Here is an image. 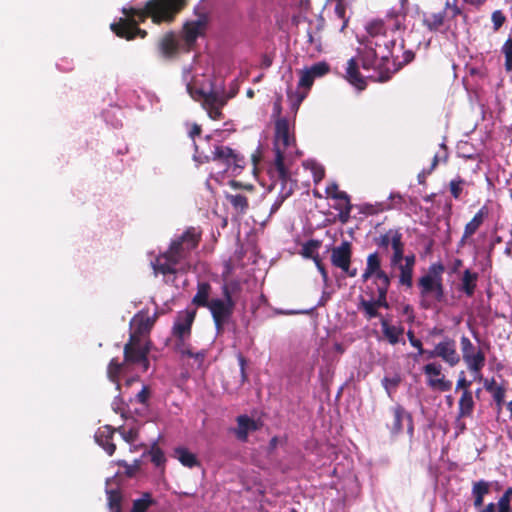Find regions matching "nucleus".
Listing matches in <instances>:
<instances>
[{
    "label": "nucleus",
    "instance_id": "nucleus-53",
    "mask_svg": "<svg viewBox=\"0 0 512 512\" xmlns=\"http://www.w3.org/2000/svg\"><path fill=\"white\" fill-rule=\"evenodd\" d=\"M471 384H472V382L470 380L466 379L465 372L461 371L459 373V378L457 380L455 390L456 391L462 390V392L471 391L470 390Z\"/></svg>",
    "mask_w": 512,
    "mask_h": 512
},
{
    "label": "nucleus",
    "instance_id": "nucleus-55",
    "mask_svg": "<svg viewBox=\"0 0 512 512\" xmlns=\"http://www.w3.org/2000/svg\"><path fill=\"white\" fill-rule=\"evenodd\" d=\"M335 14L339 19L343 20V25L341 27V30H343L346 27L347 22H348L345 19L346 7L343 2H337L336 6H335Z\"/></svg>",
    "mask_w": 512,
    "mask_h": 512
},
{
    "label": "nucleus",
    "instance_id": "nucleus-13",
    "mask_svg": "<svg viewBox=\"0 0 512 512\" xmlns=\"http://www.w3.org/2000/svg\"><path fill=\"white\" fill-rule=\"evenodd\" d=\"M330 260L334 267L341 269L347 276L355 277L357 275V268H351V242L345 240L339 246L333 247Z\"/></svg>",
    "mask_w": 512,
    "mask_h": 512
},
{
    "label": "nucleus",
    "instance_id": "nucleus-24",
    "mask_svg": "<svg viewBox=\"0 0 512 512\" xmlns=\"http://www.w3.org/2000/svg\"><path fill=\"white\" fill-rule=\"evenodd\" d=\"M159 50L161 55L166 59L175 57L179 51V43L174 33H166L159 42Z\"/></svg>",
    "mask_w": 512,
    "mask_h": 512
},
{
    "label": "nucleus",
    "instance_id": "nucleus-62",
    "mask_svg": "<svg viewBox=\"0 0 512 512\" xmlns=\"http://www.w3.org/2000/svg\"><path fill=\"white\" fill-rule=\"evenodd\" d=\"M497 512H512V507L510 502H504L501 500H498L497 503Z\"/></svg>",
    "mask_w": 512,
    "mask_h": 512
},
{
    "label": "nucleus",
    "instance_id": "nucleus-41",
    "mask_svg": "<svg viewBox=\"0 0 512 512\" xmlns=\"http://www.w3.org/2000/svg\"><path fill=\"white\" fill-rule=\"evenodd\" d=\"M153 503L150 493H144L142 498L133 501L131 512H146Z\"/></svg>",
    "mask_w": 512,
    "mask_h": 512
},
{
    "label": "nucleus",
    "instance_id": "nucleus-8",
    "mask_svg": "<svg viewBox=\"0 0 512 512\" xmlns=\"http://www.w3.org/2000/svg\"><path fill=\"white\" fill-rule=\"evenodd\" d=\"M149 352L150 345L146 339L130 335L128 342L124 345V362L127 365L139 364L146 371L149 368Z\"/></svg>",
    "mask_w": 512,
    "mask_h": 512
},
{
    "label": "nucleus",
    "instance_id": "nucleus-30",
    "mask_svg": "<svg viewBox=\"0 0 512 512\" xmlns=\"http://www.w3.org/2000/svg\"><path fill=\"white\" fill-rule=\"evenodd\" d=\"M393 422L390 426V430L393 434H397L402 431V422L404 418H407L409 422H412V416L408 413L405 408L399 404L393 407Z\"/></svg>",
    "mask_w": 512,
    "mask_h": 512
},
{
    "label": "nucleus",
    "instance_id": "nucleus-44",
    "mask_svg": "<svg viewBox=\"0 0 512 512\" xmlns=\"http://www.w3.org/2000/svg\"><path fill=\"white\" fill-rule=\"evenodd\" d=\"M148 454L151 457V462L157 466H163L166 462V458L164 455V452L160 447H158L156 444H154L151 449L148 451Z\"/></svg>",
    "mask_w": 512,
    "mask_h": 512
},
{
    "label": "nucleus",
    "instance_id": "nucleus-9",
    "mask_svg": "<svg viewBox=\"0 0 512 512\" xmlns=\"http://www.w3.org/2000/svg\"><path fill=\"white\" fill-rule=\"evenodd\" d=\"M373 279L375 288L389 289L391 285L390 276L381 267V257L377 251L370 253L366 259V267L361 275L362 282Z\"/></svg>",
    "mask_w": 512,
    "mask_h": 512
},
{
    "label": "nucleus",
    "instance_id": "nucleus-21",
    "mask_svg": "<svg viewBox=\"0 0 512 512\" xmlns=\"http://www.w3.org/2000/svg\"><path fill=\"white\" fill-rule=\"evenodd\" d=\"M116 432V428L110 425H104L100 427L95 433V441L101 446L108 455H113L116 450V445L112 442L113 435Z\"/></svg>",
    "mask_w": 512,
    "mask_h": 512
},
{
    "label": "nucleus",
    "instance_id": "nucleus-45",
    "mask_svg": "<svg viewBox=\"0 0 512 512\" xmlns=\"http://www.w3.org/2000/svg\"><path fill=\"white\" fill-rule=\"evenodd\" d=\"M460 347L462 352V359L465 360L470 355H473L476 353L477 349L474 346V344L471 342V340L466 336L462 335L460 338Z\"/></svg>",
    "mask_w": 512,
    "mask_h": 512
},
{
    "label": "nucleus",
    "instance_id": "nucleus-63",
    "mask_svg": "<svg viewBox=\"0 0 512 512\" xmlns=\"http://www.w3.org/2000/svg\"><path fill=\"white\" fill-rule=\"evenodd\" d=\"M506 388L503 385H499L494 391H492L491 395L493 400L505 398Z\"/></svg>",
    "mask_w": 512,
    "mask_h": 512
},
{
    "label": "nucleus",
    "instance_id": "nucleus-57",
    "mask_svg": "<svg viewBox=\"0 0 512 512\" xmlns=\"http://www.w3.org/2000/svg\"><path fill=\"white\" fill-rule=\"evenodd\" d=\"M325 191H326L327 197H330V198L342 197L343 198V194H341L342 191L339 190V186L336 183H331L330 185H328L326 187Z\"/></svg>",
    "mask_w": 512,
    "mask_h": 512
},
{
    "label": "nucleus",
    "instance_id": "nucleus-29",
    "mask_svg": "<svg viewBox=\"0 0 512 512\" xmlns=\"http://www.w3.org/2000/svg\"><path fill=\"white\" fill-rule=\"evenodd\" d=\"M211 290L212 287L208 282H199L192 303L198 307L207 308L211 303V300H209Z\"/></svg>",
    "mask_w": 512,
    "mask_h": 512
},
{
    "label": "nucleus",
    "instance_id": "nucleus-48",
    "mask_svg": "<svg viewBox=\"0 0 512 512\" xmlns=\"http://www.w3.org/2000/svg\"><path fill=\"white\" fill-rule=\"evenodd\" d=\"M116 432H119L122 436V438L127 443H133L138 438V430L136 428H130L128 430H125L123 426H120L116 428Z\"/></svg>",
    "mask_w": 512,
    "mask_h": 512
},
{
    "label": "nucleus",
    "instance_id": "nucleus-33",
    "mask_svg": "<svg viewBox=\"0 0 512 512\" xmlns=\"http://www.w3.org/2000/svg\"><path fill=\"white\" fill-rule=\"evenodd\" d=\"M470 372L479 374L485 366L486 356L482 349L478 348L476 353L463 360Z\"/></svg>",
    "mask_w": 512,
    "mask_h": 512
},
{
    "label": "nucleus",
    "instance_id": "nucleus-17",
    "mask_svg": "<svg viewBox=\"0 0 512 512\" xmlns=\"http://www.w3.org/2000/svg\"><path fill=\"white\" fill-rule=\"evenodd\" d=\"M418 285L420 287V294L422 297H426L430 294H434V298L440 302L444 298V287L442 279H434L431 276H422Z\"/></svg>",
    "mask_w": 512,
    "mask_h": 512
},
{
    "label": "nucleus",
    "instance_id": "nucleus-23",
    "mask_svg": "<svg viewBox=\"0 0 512 512\" xmlns=\"http://www.w3.org/2000/svg\"><path fill=\"white\" fill-rule=\"evenodd\" d=\"M479 274L470 269H465L460 279L458 290L465 294L467 297H472L477 288Z\"/></svg>",
    "mask_w": 512,
    "mask_h": 512
},
{
    "label": "nucleus",
    "instance_id": "nucleus-54",
    "mask_svg": "<svg viewBox=\"0 0 512 512\" xmlns=\"http://www.w3.org/2000/svg\"><path fill=\"white\" fill-rule=\"evenodd\" d=\"M444 270L445 268L442 263H433L430 265L426 276H431L434 279H442L441 275L444 272Z\"/></svg>",
    "mask_w": 512,
    "mask_h": 512
},
{
    "label": "nucleus",
    "instance_id": "nucleus-64",
    "mask_svg": "<svg viewBox=\"0 0 512 512\" xmlns=\"http://www.w3.org/2000/svg\"><path fill=\"white\" fill-rule=\"evenodd\" d=\"M499 385L496 384V381L494 378L492 379H486L484 381V388L487 392H489L490 394L492 393V391H494L496 388H498Z\"/></svg>",
    "mask_w": 512,
    "mask_h": 512
},
{
    "label": "nucleus",
    "instance_id": "nucleus-10",
    "mask_svg": "<svg viewBox=\"0 0 512 512\" xmlns=\"http://www.w3.org/2000/svg\"><path fill=\"white\" fill-rule=\"evenodd\" d=\"M401 24L397 18H388L386 21L373 20L366 26L367 38L364 41H376L383 43L394 37V33L400 30Z\"/></svg>",
    "mask_w": 512,
    "mask_h": 512
},
{
    "label": "nucleus",
    "instance_id": "nucleus-25",
    "mask_svg": "<svg viewBox=\"0 0 512 512\" xmlns=\"http://www.w3.org/2000/svg\"><path fill=\"white\" fill-rule=\"evenodd\" d=\"M489 210L486 205L482 206L473 218L465 225V237L473 236L488 217Z\"/></svg>",
    "mask_w": 512,
    "mask_h": 512
},
{
    "label": "nucleus",
    "instance_id": "nucleus-28",
    "mask_svg": "<svg viewBox=\"0 0 512 512\" xmlns=\"http://www.w3.org/2000/svg\"><path fill=\"white\" fill-rule=\"evenodd\" d=\"M133 321L135 323V328L130 335H136L141 339H145V334L150 332L155 323V317L137 315Z\"/></svg>",
    "mask_w": 512,
    "mask_h": 512
},
{
    "label": "nucleus",
    "instance_id": "nucleus-39",
    "mask_svg": "<svg viewBox=\"0 0 512 512\" xmlns=\"http://www.w3.org/2000/svg\"><path fill=\"white\" fill-rule=\"evenodd\" d=\"M404 248H405V244L402 239H400V240L394 239L393 240V246H392L393 254L390 258V265L392 267H395L402 263L403 258H404Z\"/></svg>",
    "mask_w": 512,
    "mask_h": 512
},
{
    "label": "nucleus",
    "instance_id": "nucleus-56",
    "mask_svg": "<svg viewBox=\"0 0 512 512\" xmlns=\"http://www.w3.org/2000/svg\"><path fill=\"white\" fill-rule=\"evenodd\" d=\"M231 165L234 166V170H241L245 166V159L242 155L237 154L234 150L231 156Z\"/></svg>",
    "mask_w": 512,
    "mask_h": 512
},
{
    "label": "nucleus",
    "instance_id": "nucleus-60",
    "mask_svg": "<svg viewBox=\"0 0 512 512\" xmlns=\"http://www.w3.org/2000/svg\"><path fill=\"white\" fill-rule=\"evenodd\" d=\"M456 0H453V2L451 3L449 0L446 1L445 3V11L446 9H450L451 10V18L454 19L456 18L458 15H460L462 13L461 9L456 5Z\"/></svg>",
    "mask_w": 512,
    "mask_h": 512
},
{
    "label": "nucleus",
    "instance_id": "nucleus-47",
    "mask_svg": "<svg viewBox=\"0 0 512 512\" xmlns=\"http://www.w3.org/2000/svg\"><path fill=\"white\" fill-rule=\"evenodd\" d=\"M464 183H465L464 179H462L459 176L450 181V183H449L450 193L455 199L460 198Z\"/></svg>",
    "mask_w": 512,
    "mask_h": 512
},
{
    "label": "nucleus",
    "instance_id": "nucleus-3",
    "mask_svg": "<svg viewBox=\"0 0 512 512\" xmlns=\"http://www.w3.org/2000/svg\"><path fill=\"white\" fill-rule=\"evenodd\" d=\"M201 231L196 227L187 228L177 239L173 240L167 251L152 262L155 274L175 275L177 265L187 260L201 241Z\"/></svg>",
    "mask_w": 512,
    "mask_h": 512
},
{
    "label": "nucleus",
    "instance_id": "nucleus-42",
    "mask_svg": "<svg viewBox=\"0 0 512 512\" xmlns=\"http://www.w3.org/2000/svg\"><path fill=\"white\" fill-rule=\"evenodd\" d=\"M232 151L230 147L227 146H216L213 151V160H222L228 166H231V156Z\"/></svg>",
    "mask_w": 512,
    "mask_h": 512
},
{
    "label": "nucleus",
    "instance_id": "nucleus-12",
    "mask_svg": "<svg viewBox=\"0 0 512 512\" xmlns=\"http://www.w3.org/2000/svg\"><path fill=\"white\" fill-rule=\"evenodd\" d=\"M294 144L295 139L290 136L288 120L286 118L277 119L275 122L274 161L280 159L282 163H285V153Z\"/></svg>",
    "mask_w": 512,
    "mask_h": 512
},
{
    "label": "nucleus",
    "instance_id": "nucleus-38",
    "mask_svg": "<svg viewBox=\"0 0 512 512\" xmlns=\"http://www.w3.org/2000/svg\"><path fill=\"white\" fill-rule=\"evenodd\" d=\"M322 241L318 239H310L302 245L301 255L307 259H313L318 256V249L321 247Z\"/></svg>",
    "mask_w": 512,
    "mask_h": 512
},
{
    "label": "nucleus",
    "instance_id": "nucleus-58",
    "mask_svg": "<svg viewBox=\"0 0 512 512\" xmlns=\"http://www.w3.org/2000/svg\"><path fill=\"white\" fill-rule=\"evenodd\" d=\"M150 397V389L144 385L142 389L137 393L136 400L141 404H146Z\"/></svg>",
    "mask_w": 512,
    "mask_h": 512
},
{
    "label": "nucleus",
    "instance_id": "nucleus-35",
    "mask_svg": "<svg viewBox=\"0 0 512 512\" xmlns=\"http://www.w3.org/2000/svg\"><path fill=\"white\" fill-rule=\"evenodd\" d=\"M403 235L400 232L399 229H389L386 233L381 234L378 237L374 238V243L379 247L383 249H387L389 245L391 247L393 246V240L395 239H402Z\"/></svg>",
    "mask_w": 512,
    "mask_h": 512
},
{
    "label": "nucleus",
    "instance_id": "nucleus-4",
    "mask_svg": "<svg viewBox=\"0 0 512 512\" xmlns=\"http://www.w3.org/2000/svg\"><path fill=\"white\" fill-rule=\"evenodd\" d=\"M273 176L276 177V179L272 187L279 185L280 189L276 200L270 208V215L276 213L284 201L292 196L297 188V182L291 178L288 168L280 159H278V161H274Z\"/></svg>",
    "mask_w": 512,
    "mask_h": 512
},
{
    "label": "nucleus",
    "instance_id": "nucleus-50",
    "mask_svg": "<svg viewBox=\"0 0 512 512\" xmlns=\"http://www.w3.org/2000/svg\"><path fill=\"white\" fill-rule=\"evenodd\" d=\"M313 75L308 69L301 71V76L298 82V86L306 89H310L314 82Z\"/></svg>",
    "mask_w": 512,
    "mask_h": 512
},
{
    "label": "nucleus",
    "instance_id": "nucleus-31",
    "mask_svg": "<svg viewBox=\"0 0 512 512\" xmlns=\"http://www.w3.org/2000/svg\"><path fill=\"white\" fill-rule=\"evenodd\" d=\"M474 400L471 391L462 392L458 402V418L470 417L474 410Z\"/></svg>",
    "mask_w": 512,
    "mask_h": 512
},
{
    "label": "nucleus",
    "instance_id": "nucleus-16",
    "mask_svg": "<svg viewBox=\"0 0 512 512\" xmlns=\"http://www.w3.org/2000/svg\"><path fill=\"white\" fill-rule=\"evenodd\" d=\"M195 316L196 311L185 310L179 312L173 324L171 335L191 337Z\"/></svg>",
    "mask_w": 512,
    "mask_h": 512
},
{
    "label": "nucleus",
    "instance_id": "nucleus-11",
    "mask_svg": "<svg viewBox=\"0 0 512 512\" xmlns=\"http://www.w3.org/2000/svg\"><path fill=\"white\" fill-rule=\"evenodd\" d=\"M425 356L426 359L440 358L450 367H455L461 360L460 354L457 352L456 341L448 336L438 342L432 350H427Z\"/></svg>",
    "mask_w": 512,
    "mask_h": 512
},
{
    "label": "nucleus",
    "instance_id": "nucleus-22",
    "mask_svg": "<svg viewBox=\"0 0 512 512\" xmlns=\"http://www.w3.org/2000/svg\"><path fill=\"white\" fill-rule=\"evenodd\" d=\"M204 28L205 22L202 20L187 22L183 26L182 34L187 46V51L191 50V48L194 46L197 38L202 35Z\"/></svg>",
    "mask_w": 512,
    "mask_h": 512
},
{
    "label": "nucleus",
    "instance_id": "nucleus-34",
    "mask_svg": "<svg viewBox=\"0 0 512 512\" xmlns=\"http://www.w3.org/2000/svg\"><path fill=\"white\" fill-rule=\"evenodd\" d=\"M125 365H127V363L124 361L119 362L117 358H113L107 366V377L111 382L116 384L117 390L120 389V375L122 374Z\"/></svg>",
    "mask_w": 512,
    "mask_h": 512
},
{
    "label": "nucleus",
    "instance_id": "nucleus-5",
    "mask_svg": "<svg viewBox=\"0 0 512 512\" xmlns=\"http://www.w3.org/2000/svg\"><path fill=\"white\" fill-rule=\"evenodd\" d=\"M187 91L194 100L202 101L203 108L212 120H222L224 118L222 109L227 104L228 97L216 91L205 92L191 84L187 85Z\"/></svg>",
    "mask_w": 512,
    "mask_h": 512
},
{
    "label": "nucleus",
    "instance_id": "nucleus-49",
    "mask_svg": "<svg viewBox=\"0 0 512 512\" xmlns=\"http://www.w3.org/2000/svg\"><path fill=\"white\" fill-rule=\"evenodd\" d=\"M308 70L314 78L321 77L329 72V65L326 62H318L312 65Z\"/></svg>",
    "mask_w": 512,
    "mask_h": 512
},
{
    "label": "nucleus",
    "instance_id": "nucleus-59",
    "mask_svg": "<svg viewBox=\"0 0 512 512\" xmlns=\"http://www.w3.org/2000/svg\"><path fill=\"white\" fill-rule=\"evenodd\" d=\"M400 383V378L399 377H393V378H389V377H385L383 378L382 380V384L384 386V388L387 390L388 393L389 392V389L392 387V388H396Z\"/></svg>",
    "mask_w": 512,
    "mask_h": 512
},
{
    "label": "nucleus",
    "instance_id": "nucleus-20",
    "mask_svg": "<svg viewBox=\"0 0 512 512\" xmlns=\"http://www.w3.org/2000/svg\"><path fill=\"white\" fill-rule=\"evenodd\" d=\"M236 422L237 427L233 429V433L241 442H246L249 433L259 429L258 423L247 415H239Z\"/></svg>",
    "mask_w": 512,
    "mask_h": 512
},
{
    "label": "nucleus",
    "instance_id": "nucleus-26",
    "mask_svg": "<svg viewBox=\"0 0 512 512\" xmlns=\"http://www.w3.org/2000/svg\"><path fill=\"white\" fill-rule=\"evenodd\" d=\"M491 485L488 481L485 480H479L473 482L472 485V496L474 499V507L476 509L481 508L484 503V497L485 495L490 493Z\"/></svg>",
    "mask_w": 512,
    "mask_h": 512
},
{
    "label": "nucleus",
    "instance_id": "nucleus-15",
    "mask_svg": "<svg viewBox=\"0 0 512 512\" xmlns=\"http://www.w3.org/2000/svg\"><path fill=\"white\" fill-rule=\"evenodd\" d=\"M172 338L174 340V351L178 353L181 357L193 358L199 364H201L204 361L206 357V351H195L193 346L189 342L191 337L172 336Z\"/></svg>",
    "mask_w": 512,
    "mask_h": 512
},
{
    "label": "nucleus",
    "instance_id": "nucleus-6",
    "mask_svg": "<svg viewBox=\"0 0 512 512\" xmlns=\"http://www.w3.org/2000/svg\"><path fill=\"white\" fill-rule=\"evenodd\" d=\"M222 295L223 299H211V303L207 307L211 312L218 333L224 330L225 324L229 321L235 309V301L227 284L222 286Z\"/></svg>",
    "mask_w": 512,
    "mask_h": 512
},
{
    "label": "nucleus",
    "instance_id": "nucleus-14",
    "mask_svg": "<svg viewBox=\"0 0 512 512\" xmlns=\"http://www.w3.org/2000/svg\"><path fill=\"white\" fill-rule=\"evenodd\" d=\"M424 374L429 377L427 384L433 389H438L442 392L449 391L452 387V382L446 380L442 374V365L437 362H431L423 366Z\"/></svg>",
    "mask_w": 512,
    "mask_h": 512
},
{
    "label": "nucleus",
    "instance_id": "nucleus-19",
    "mask_svg": "<svg viewBox=\"0 0 512 512\" xmlns=\"http://www.w3.org/2000/svg\"><path fill=\"white\" fill-rule=\"evenodd\" d=\"M381 330L383 333V337L387 342L391 345H396L399 343L405 344V340L403 338L404 335V327L402 325H392L385 318H381L380 320Z\"/></svg>",
    "mask_w": 512,
    "mask_h": 512
},
{
    "label": "nucleus",
    "instance_id": "nucleus-46",
    "mask_svg": "<svg viewBox=\"0 0 512 512\" xmlns=\"http://www.w3.org/2000/svg\"><path fill=\"white\" fill-rule=\"evenodd\" d=\"M117 464L125 469L124 473L127 477H133L140 470L141 462L136 459L132 464H129L125 460H119Z\"/></svg>",
    "mask_w": 512,
    "mask_h": 512
},
{
    "label": "nucleus",
    "instance_id": "nucleus-36",
    "mask_svg": "<svg viewBox=\"0 0 512 512\" xmlns=\"http://www.w3.org/2000/svg\"><path fill=\"white\" fill-rule=\"evenodd\" d=\"M227 201L238 214H245L249 208L248 198L243 194H226Z\"/></svg>",
    "mask_w": 512,
    "mask_h": 512
},
{
    "label": "nucleus",
    "instance_id": "nucleus-1",
    "mask_svg": "<svg viewBox=\"0 0 512 512\" xmlns=\"http://www.w3.org/2000/svg\"><path fill=\"white\" fill-rule=\"evenodd\" d=\"M395 44L396 38L384 40L383 43L361 41L357 58H350L347 62V81L360 91L366 88V80L359 72V63L364 70L374 72L369 78L379 82L388 81L396 70L392 69L394 62L391 61Z\"/></svg>",
    "mask_w": 512,
    "mask_h": 512
},
{
    "label": "nucleus",
    "instance_id": "nucleus-7",
    "mask_svg": "<svg viewBox=\"0 0 512 512\" xmlns=\"http://www.w3.org/2000/svg\"><path fill=\"white\" fill-rule=\"evenodd\" d=\"M389 289L383 288H373L372 286H367L365 290V295L360 296L358 309L364 313L366 319L371 320L373 318L380 317V313L378 312L379 308H389V304L387 301V293Z\"/></svg>",
    "mask_w": 512,
    "mask_h": 512
},
{
    "label": "nucleus",
    "instance_id": "nucleus-51",
    "mask_svg": "<svg viewBox=\"0 0 512 512\" xmlns=\"http://www.w3.org/2000/svg\"><path fill=\"white\" fill-rule=\"evenodd\" d=\"M493 30L498 31L506 21V16L501 10H495L491 15Z\"/></svg>",
    "mask_w": 512,
    "mask_h": 512
},
{
    "label": "nucleus",
    "instance_id": "nucleus-2",
    "mask_svg": "<svg viewBox=\"0 0 512 512\" xmlns=\"http://www.w3.org/2000/svg\"><path fill=\"white\" fill-rule=\"evenodd\" d=\"M186 5L187 0H148L143 8L123 7L121 12L124 17L112 23L110 29L126 40L145 38L147 32L139 28L140 23L147 18H151L155 24L171 23Z\"/></svg>",
    "mask_w": 512,
    "mask_h": 512
},
{
    "label": "nucleus",
    "instance_id": "nucleus-27",
    "mask_svg": "<svg viewBox=\"0 0 512 512\" xmlns=\"http://www.w3.org/2000/svg\"><path fill=\"white\" fill-rule=\"evenodd\" d=\"M173 457L176 458L183 466L188 468L200 465L197 456L186 447H176L173 451Z\"/></svg>",
    "mask_w": 512,
    "mask_h": 512
},
{
    "label": "nucleus",
    "instance_id": "nucleus-43",
    "mask_svg": "<svg viewBox=\"0 0 512 512\" xmlns=\"http://www.w3.org/2000/svg\"><path fill=\"white\" fill-rule=\"evenodd\" d=\"M501 52L505 56L504 67L507 72L512 71V35L504 42Z\"/></svg>",
    "mask_w": 512,
    "mask_h": 512
},
{
    "label": "nucleus",
    "instance_id": "nucleus-40",
    "mask_svg": "<svg viewBox=\"0 0 512 512\" xmlns=\"http://www.w3.org/2000/svg\"><path fill=\"white\" fill-rule=\"evenodd\" d=\"M399 274V284L407 288H411L413 285V270L414 268L407 267L401 264L397 265Z\"/></svg>",
    "mask_w": 512,
    "mask_h": 512
},
{
    "label": "nucleus",
    "instance_id": "nucleus-61",
    "mask_svg": "<svg viewBox=\"0 0 512 512\" xmlns=\"http://www.w3.org/2000/svg\"><path fill=\"white\" fill-rule=\"evenodd\" d=\"M238 362H239V366H240L241 381L245 382V381H247L246 359L242 354L238 355Z\"/></svg>",
    "mask_w": 512,
    "mask_h": 512
},
{
    "label": "nucleus",
    "instance_id": "nucleus-52",
    "mask_svg": "<svg viewBox=\"0 0 512 512\" xmlns=\"http://www.w3.org/2000/svg\"><path fill=\"white\" fill-rule=\"evenodd\" d=\"M407 337H408V340H409L411 346L416 348L420 355H425V352H427V350L423 348L421 340H419L415 337L413 330L407 331Z\"/></svg>",
    "mask_w": 512,
    "mask_h": 512
},
{
    "label": "nucleus",
    "instance_id": "nucleus-18",
    "mask_svg": "<svg viewBox=\"0 0 512 512\" xmlns=\"http://www.w3.org/2000/svg\"><path fill=\"white\" fill-rule=\"evenodd\" d=\"M447 22V13L445 10L424 14L422 19V24L425 26L430 32H446L448 27L446 26Z\"/></svg>",
    "mask_w": 512,
    "mask_h": 512
},
{
    "label": "nucleus",
    "instance_id": "nucleus-37",
    "mask_svg": "<svg viewBox=\"0 0 512 512\" xmlns=\"http://www.w3.org/2000/svg\"><path fill=\"white\" fill-rule=\"evenodd\" d=\"M107 500L110 512H122L123 496L119 489L107 490Z\"/></svg>",
    "mask_w": 512,
    "mask_h": 512
},
{
    "label": "nucleus",
    "instance_id": "nucleus-32",
    "mask_svg": "<svg viewBox=\"0 0 512 512\" xmlns=\"http://www.w3.org/2000/svg\"><path fill=\"white\" fill-rule=\"evenodd\" d=\"M341 194H343V198L342 197L334 198L335 200L338 201L337 204L334 205V209L339 211V220L342 223H346L350 217V213L352 210V204L350 202L349 195L345 191H342Z\"/></svg>",
    "mask_w": 512,
    "mask_h": 512
}]
</instances>
